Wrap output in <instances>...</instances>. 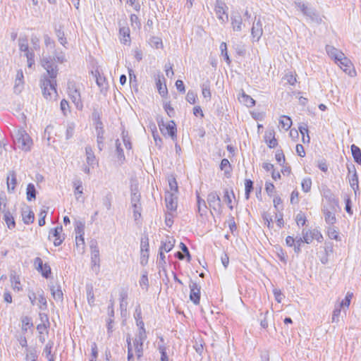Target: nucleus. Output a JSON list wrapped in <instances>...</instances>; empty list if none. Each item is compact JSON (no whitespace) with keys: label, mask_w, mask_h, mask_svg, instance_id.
Returning <instances> with one entry per match:
<instances>
[{"label":"nucleus","mask_w":361,"mask_h":361,"mask_svg":"<svg viewBox=\"0 0 361 361\" xmlns=\"http://www.w3.org/2000/svg\"><path fill=\"white\" fill-rule=\"evenodd\" d=\"M41 65L46 70L40 80V86L42 90V94L46 99H53L57 96L56 89V80L58 75L57 66L53 62L51 57H42L41 59Z\"/></svg>","instance_id":"nucleus-1"},{"label":"nucleus","mask_w":361,"mask_h":361,"mask_svg":"<svg viewBox=\"0 0 361 361\" xmlns=\"http://www.w3.org/2000/svg\"><path fill=\"white\" fill-rule=\"evenodd\" d=\"M13 138L15 145L20 149L24 151L30 150L32 145V140L27 132L20 128L16 130L13 133Z\"/></svg>","instance_id":"nucleus-2"},{"label":"nucleus","mask_w":361,"mask_h":361,"mask_svg":"<svg viewBox=\"0 0 361 361\" xmlns=\"http://www.w3.org/2000/svg\"><path fill=\"white\" fill-rule=\"evenodd\" d=\"M294 4L304 16L308 17L312 21L318 24L322 23V18L315 9L308 7L305 4L299 1H295Z\"/></svg>","instance_id":"nucleus-3"},{"label":"nucleus","mask_w":361,"mask_h":361,"mask_svg":"<svg viewBox=\"0 0 361 361\" xmlns=\"http://www.w3.org/2000/svg\"><path fill=\"white\" fill-rule=\"evenodd\" d=\"M159 128L164 135H168L173 140L176 139V125L173 121L165 123L163 119L157 121Z\"/></svg>","instance_id":"nucleus-4"},{"label":"nucleus","mask_w":361,"mask_h":361,"mask_svg":"<svg viewBox=\"0 0 361 361\" xmlns=\"http://www.w3.org/2000/svg\"><path fill=\"white\" fill-rule=\"evenodd\" d=\"M302 235L303 236V240L305 243L310 244L314 239L318 242H321L323 239V236L317 229L312 230H305L302 231Z\"/></svg>","instance_id":"nucleus-5"},{"label":"nucleus","mask_w":361,"mask_h":361,"mask_svg":"<svg viewBox=\"0 0 361 361\" xmlns=\"http://www.w3.org/2000/svg\"><path fill=\"white\" fill-rule=\"evenodd\" d=\"M68 94L72 102L75 105L78 109L81 110L83 107V104L81 100V96L80 91L75 87L74 85H68Z\"/></svg>","instance_id":"nucleus-6"},{"label":"nucleus","mask_w":361,"mask_h":361,"mask_svg":"<svg viewBox=\"0 0 361 361\" xmlns=\"http://www.w3.org/2000/svg\"><path fill=\"white\" fill-rule=\"evenodd\" d=\"M207 201L209 207L216 212H221V203L219 195L216 192H211L208 194Z\"/></svg>","instance_id":"nucleus-7"},{"label":"nucleus","mask_w":361,"mask_h":361,"mask_svg":"<svg viewBox=\"0 0 361 361\" xmlns=\"http://www.w3.org/2000/svg\"><path fill=\"white\" fill-rule=\"evenodd\" d=\"M226 8L227 6L223 1L219 0L216 1L214 10L218 19L222 23H225L228 20V14L226 12Z\"/></svg>","instance_id":"nucleus-8"},{"label":"nucleus","mask_w":361,"mask_h":361,"mask_svg":"<svg viewBox=\"0 0 361 361\" xmlns=\"http://www.w3.org/2000/svg\"><path fill=\"white\" fill-rule=\"evenodd\" d=\"M165 202L166 208L170 211H176L178 205V196L173 192H166Z\"/></svg>","instance_id":"nucleus-9"},{"label":"nucleus","mask_w":361,"mask_h":361,"mask_svg":"<svg viewBox=\"0 0 361 361\" xmlns=\"http://www.w3.org/2000/svg\"><path fill=\"white\" fill-rule=\"evenodd\" d=\"M34 264L37 270L41 272L42 275L48 279L51 274V267L48 264H43L42 259L40 257L35 259Z\"/></svg>","instance_id":"nucleus-10"},{"label":"nucleus","mask_w":361,"mask_h":361,"mask_svg":"<svg viewBox=\"0 0 361 361\" xmlns=\"http://www.w3.org/2000/svg\"><path fill=\"white\" fill-rule=\"evenodd\" d=\"M189 288L190 289V298L195 305H198L200 303V286L195 283L191 281Z\"/></svg>","instance_id":"nucleus-11"},{"label":"nucleus","mask_w":361,"mask_h":361,"mask_svg":"<svg viewBox=\"0 0 361 361\" xmlns=\"http://www.w3.org/2000/svg\"><path fill=\"white\" fill-rule=\"evenodd\" d=\"M63 231L62 226H57L51 229L49 232V238L51 240L54 238L53 242L55 246H59L63 241L64 238H61V233Z\"/></svg>","instance_id":"nucleus-12"},{"label":"nucleus","mask_w":361,"mask_h":361,"mask_svg":"<svg viewBox=\"0 0 361 361\" xmlns=\"http://www.w3.org/2000/svg\"><path fill=\"white\" fill-rule=\"evenodd\" d=\"M85 156L86 163L88 166L94 168L95 165L98 164V161L94 155L92 147L90 145L85 147Z\"/></svg>","instance_id":"nucleus-13"},{"label":"nucleus","mask_w":361,"mask_h":361,"mask_svg":"<svg viewBox=\"0 0 361 361\" xmlns=\"http://www.w3.org/2000/svg\"><path fill=\"white\" fill-rule=\"evenodd\" d=\"M96 133H97V142L98 149L102 151L104 147V130L102 127V123L101 121L97 122L96 126Z\"/></svg>","instance_id":"nucleus-14"},{"label":"nucleus","mask_w":361,"mask_h":361,"mask_svg":"<svg viewBox=\"0 0 361 361\" xmlns=\"http://www.w3.org/2000/svg\"><path fill=\"white\" fill-rule=\"evenodd\" d=\"M23 72L22 70H19L17 72L16 80H15V85H14V92L16 93H20L23 89Z\"/></svg>","instance_id":"nucleus-15"},{"label":"nucleus","mask_w":361,"mask_h":361,"mask_svg":"<svg viewBox=\"0 0 361 361\" xmlns=\"http://www.w3.org/2000/svg\"><path fill=\"white\" fill-rule=\"evenodd\" d=\"M54 344L53 341H49L43 350V355L48 361H55V354L52 353Z\"/></svg>","instance_id":"nucleus-16"},{"label":"nucleus","mask_w":361,"mask_h":361,"mask_svg":"<svg viewBox=\"0 0 361 361\" xmlns=\"http://www.w3.org/2000/svg\"><path fill=\"white\" fill-rule=\"evenodd\" d=\"M336 63H338V65L341 69L343 70L344 72L350 73L352 63L346 56H345L344 54H343L342 57H340L338 61H336Z\"/></svg>","instance_id":"nucleus-17"},{"label":"nucleus","mask_w":361,"mask_h":361,"mask_svg":"<svg viewBox=\"0 0 361 361\" xmlns=\"http://www.w3.org/2000/svg\"><path fill=\"white\" fill-rule=\"evenodd\" d=\"M322 210L324 212L325 221L330 225L334 224L336 221L334 214L336 210H331L330 208H328L325 206H324Z\"/></svg>","instance_id":"nucleus-18"},{"label":"nucleus","mask_w":361,"mask_h":361,"mask_svg":"<svg viewBox=\"0 0 361 361\" xmlns=\"http://www.w3.org/2000/svg\"><path fill=\"white\" fill-rule=\"evenodd\" d=\"M265 141L267 143L269 147L274 148L275 147L278 142L275 138V132L274 130H269L265 133Z\"/></svg>","instance_id":"nucleus-19"},{"label":"nucleus","mask_w":361,"mask_h":361,"mask_svg":"<svg viewBox=\"0 0 361 361\" xmlns=\"http://www.w3.org/2000/svg\"><path fill=\"white\" fill-rule=\"evenodd\" d=\"M39 318L42 323L37 326V329L39 334H43V332L47 330L49 325V318L47 314L44 313H39Z\"/></svg>","instance_id":"nucleus-20"},{"label":"nucleus","mask_w":361,"mask_h":361,"mask_svg":"<svg viewBox=\"0 0 361 361\" xmlns=\"http://www.w3.org/2000/svg\"><path fill=\"white\" fill-rule=\"evenodd\" d=\"M262 25L260 20H257L256 23H253L252 27L251 29V34L253 38H255L257 40H259L262 35Z\"/></svg>","instance_id":"nucleus-21"},{"label":"nucleus","mask_w":361,"mask_h":361,"mask_svg":"<svg viewBox=\"0 0 361 361\" xmlns=\"http://www.w3.org/2000/svg\"><path fill=\"white\" fill-rule=\"evenodd\" d=\"M92 263L96 265L99 262V250L96 242H92L91 245Z\"/></svg>","instance_id":"nucleus-22"},{"label":"nucleus","mask_w":361,"mask_h":361,"mask_svg":"<svg viewBox=\"0 0 361 361\" xmlns=\"http://www.w3.org/2000/svg\"><path fill=\"white\" fill-rule=\"evenodd\" d=\"M17 184L16 174L15 171H9L7 176V188L8 192L13 191Z\"/></svg>","instance_id":"nucleus-23"},{"label":"nucleus","mask_w":361,"mask_h":361,"mask_svg":"<svg viewBox=\"0 0 361 361\" xmlns=\"http://www.w3.org/2000/svg\"><path fill=\"white\" fill-rule=\"evenodd\" d=\"M51 295L54 298V299L56 301V302H62L63 301V293H62V290L61 289V287L59 285L56 284V285H52L51 286Z\"/></svg>","instance_id":"nucleus-24"},{"label":"nucleus","mask_w":361,"mask_h":361,"mask_svg":"<svg viewBox=\"0 0 361 361\" xmlns=\"http://www.w3.org/2000/svg\"><path fill=\"white\" fill-rule=\"evenodd\" d=\"M326 51L327 54L336 61H338L340 57H342L343 53L336 49L335 47L326 45Z\"/></svg>","instance_id":"nucleus-25"},{"label":"nucleus","mask_w":361,"mask_h":361,"mask_svg":"<svg viewBox=\"0 0 361 361\" xmlns=\"http://www.w3.org/2000/svg\"><path fill=\"white\" fill-rule=\"evenodd\" d=\"M55 34L60 44L63 47H66V45L68 44V41L65 35L63 27L59 25V27H56Z\"/></svg>","instance_id":"nucleus-26"},{"label":"nucleus","mask_w":361,"mask_h":361,"mask_svg":"<svg viewBox=\"0 0 361 361\" xmlns=\"http://www.w3.org/2000/svg\"><path fill=\"white\" fill-rule=\"evenodd\" d=\"M156 85L158 89L159 93L161 96L164 97L167 94V88L166 85L164 83V85L161 82V80H165L163 76H161L160 75H157L156 77Z\"/></svg>","instance_id":"nucleus-27"},{"label":"nucleus","mask_w":361,"mask_h":361,"mask_svg":"<svg viewBox=\"0 0 361 361\" xmlns=\"http://www.w3.org/2000/svg\"><path fill=\"white\" fill-rule=\"evenodd\" d=\"M119 34L121 43L126 44L130 42V29L128 27H121Z\"/></svg>","instance_id":"nucleus-28"},{"label":"nucleus","mask_w":361,"mask_h":361,"mask_svg":"<svg viewBox=\"0 0 361 361\" xmlns=\"http://www.w3.org/2000/svg\"><path fill=\"white\" fill-rule=\"evenodd\" d=\"M116 154L118 164L120 165L123 164L126 160V158L124 156L123 150L121 147V144L118 139L116 141Z\"/></svg>","instance_id":"nucleus-29"},{"label":"nucleus","mask_w":361,"mask_h":361,"mask_svg":"<svg viewBox=\"0 0 361 361\" xmlns=\"http://www.w3.org/2000/svg\"><path fill=\"white\" fill-rule=\"evenodd\" d=\"M23 221L25 224H30L34 221L35 214L29 208L22 212Z\"/></svg>","instance_id":"nucleus-30"},{"label":"nucleus","mask_w":361,"mask_h":361,"mask_svg":"<svg viewBox=\"0 0 361 361\" xmlns=\"http://www.w3.org/2000/svg\"><path fill=\"white\" fill-rule=\"evenodd\" d=\"M243 20L240 15L231 18V25L233 30L236 32L242 30Z\"/></svg>","instance_id":"nucleus-31"},{"label":"nucleus","mask_w":361,"mask_h":361,"mask_svg":"<svg viewBox=\"0 0 361 361\" xmlns=\"http://www.w3.org/2000/svg\"><path fill=\"white\" fill-rule=\"evenodd\" d=\"M3 219L5 221L6 224L9 229H13L15 228L16 223L14 221V218L8 209L4 214Z\"/></svg>","instance_id":"nucleus-32"},{"label":"nucleus","mask_w":361,"mask_h":361,"mask_svg":"<svg viewBox=\"0 0 361 361\" xmlns=\"http://www.w3.org/2000/svg\"><path fill=\"white\" fill-rule=\"evenodd\" d=\"M238 99L241 103L244 104L247 107H252L255 104V101L244 92H242L241 96Z\"/></svg>","instance_id":"nucleus-33"},{"label":"nucleus","mask_w":361,"mask_h":361,"mask_svg":"<svg viewBox=\"0 0 361 361\" xmlns=\"http://www.w3.org/2000/svg\"><path fill=\"white\" fill-rule=\"evenodd\" d=\"M86 293H87V302L90 306H93L94 304V295L93 286L91 284L86 285Z\"/></svg>","instance_id":"nucleus-34"},{"label":"nucleus","mask_w":361,"mask_h":361,"mask_svg":"<svg viewBox=\"0 0 361 361\" xmlns=\"http://www.w3.org/2000/svg\"><path fill=\"white\" fill-rule=\"evenodd\" d=\"M175 240L172 238H168L165 242H162L159 250L168 252L172 250L174 246Z\"/></svg>","instance_id":"nucleus-35"},{"label":"nucleus","mask_w":361,"mask_h":361,"mask_svg":"<svg viewBox=\"0 0 361 361\" xmlns=\"http://www.w3.org/2000/svg\"><path fill=\"white\" fill-rule=\"evenodd\" d=\"M351 152L355 161L359 164H361V150L355 145H351Z\"/></svg>","instance_id":"nucleus-36"},{"label":"nucleus","mask_w":361,"mask_h":361,"mask_svg":"<svg viewBox=\"0 0 361 361\" xmlns=\"http://www.w3.org/2000/svg\"><path fill=\"white\" fill-rule=\"evenodd\" d=\"M140 193L138 192L137 188H131V197H130V204H138L140 203Z\"/></svg>","instance_id":"nucleus-37"},{"label":"nucleus","mask_w":361,"mask_h":361,"mask_svg":"<svg viewBox=\"0 0 361 361\" xmlns=\"http://www.w3.org/2000/svg\"><path fill=\"white\" fill-rule=\"evenodd\" d=\"M325 198L329 202V207L331 210H336V207L338 205V200L335 198L334 195L331 193L325 195Z\"/></svg>","instance_id":"nucleus-38"},{"label":"nucleus","mask_w":361,"mask_h":361,"mask_svg":"<svg viewBox=\"0 0 361 361\" xmlns=\"http://www.w3.org/2000/svg\"><path fill=\"white\" fill-rule=\"evenodd\" d=\"M27 199L28 201L35 200L36 198V189L32 183H29L27 186Z\"/></svg>","instance_id":"nucleus-39"},{"label":"nucleus","mask_w":361,"mask_h":361,"mask_svg":"<svg viewBox=\"0 0 361 361\" xmlns=\"http://www.w3.org/2000/svg\"><path fill=\"white\" fill-rule=\"evenodd\" d=\"M168 181L170 190H167L166 192H173L175 194H177L178 191V187L176 178L173 176H171L169 177Z\"/></svg>","instance_id":"nucleus-40"},{"label":"nucleus","mask_w":361,"mask_h":361,"mask_svg":"<svg viewBox=\"0 0 361 361\" xmlns=\"http://www.w3.org/2000/svg\"><path fill=\"white\" fill-rule=\"evenodd\" d=\"M27 361H37V353L35 348H27Z\"/></svg>","instance_id":"nucleus-41"},{"label":"nucleus","mask_w":361,"mask_h":361,"mask_svg":"<svg viewBox=\"0 0 361 361\" xmlns=\"http://www.w3.org/2000/svg\"><path fill=\"white\" fill-rule=\"evenodd\" d=\"M279 123L283 129L287 130L290 128L292 125V121L290 117L283 116L281 118Z\"/></svg>","instance_id":"nucleus-42"},{"label":"nucleus","mask_w":361,"mask_h":361,"mask_svg":"<svg viewBox=\"0 0 361 361\" xmlns=\"http://www.w3.org/2000/svg\"><path fill=\"white\" fill-rule=\"evenodd\" d=\"M245 197L246 200L250 198V195L253 190V181L250 179H246L245 181Z\"/></svg>","instance_id":"nucleus-43"},{"label":"nucleus","mask_w":361,"mask_h":361,"mask_svg":"<svg viewBox=\"0 0 361 361\" xmlns=\"http://www.w3.org/2000/svg\"><path fill=\"white\" fill-rule=\"evenodd\" d=\"M75 231L76 235H84L85 223L81 221H77L75 223Z\"/></svg>","instance_id":"nucleus-44"},{"label":"nucleus","mask_w":361,"mask_h":361,"mask_svg":"<svg viewBox=\"0 0 361 361\" xmlns=\"http://www.w3.org/2000/svg\"><path fill=\"white\" fill-rule=\"evenodd\" d=\"M133 218L135 221H137L141 217L142 206L141 204L131 205Z\"/></svg>","instance_id":"nucleus-45"},{"label":"nucleus","mask_w":361,"mask_h":361,"mask_svg":"<svg viewBox=\"0 0 361 361\" xmlns=\"http://www.w3.org/2000/svg\"><path fill=\"white\" fill-rule=\"evenodd\" d=\"M18 46L21 52L27 51L30 49L27 39L25 37H20L18 39Z\"/></svg>","instance_id":"nucleus-46"},{"label":"nucleus","mask_w":361,"mask_h":361,"mask_svg":"<svg viewBox=\"0 0 361 361\" xmlns=\"http://www.w3.org/2000/svg\"><path fill=\"white\" fill-rule=\"evenodd\" d=\"M49 57H50V56ZM51 59L53 60V62L54 63H55L54 60H56L59 63H63L66 61V56H65L64 53H63L62 51L59 52L56 50L54 53L53 58L51 56Z\"/></svg>","instance_id":"nucleus-47"},{"label":"nucleus","mask_w":361,"mask_h":361,"mask_svg":"<svg viewBox=\"0 0 361 361\" xmlns=\"http://www.w3.org/2000/svg\"><path fill=\"white\" fill-rule=\"evenodd\" d=\"M37 300H38L37 305L40 310H45L47 309V302L46 298L43 295V292L42 293V294H39L38 295Z\"/></svg>","instance_id":"nucleus-48"},{"label":"nucleus","mask_w":361,"mask_h":361,"mask_svg":"<svg viewBox=\"0 0 361 361\" xmlns=\"http://www.w3.org/2000/svg\"><path fill=\"white\" fill-rule=\"evenodd\" d=\"M220 49L221 51V55L224 56V60L226 61L228 65H230L231 61L228 54L226 43L222 42L220 45Z\"/></svg>","instance_id":"nucleus-49"},{"label":"nucleus","mask_w":361,"mask_h":361,"mask_svg":"<svg viewBox=\"0 0 361 361\" xmlns=\"http://www.w3.org/2000/svg\"><path fill=\"white\" fill-rule=\"evenodd\" d=\"M301 186H302V190L305 192H308L310 191L311 190V186H312V180L310 178H305L302 180V183H301Z\"/></svg>","instance_id":"nucleus-50"},{"label":"nucleus","mask_w":361,"mask_h":361,"mask_svg":"<svg viewBox=\"0 0 361 361\" xmlns=\"http://www.w3.org/2000/svg\"><path fill=\"white\" fill-rule=\"evenodd\" d=\"M22 331L23 334H25L27 331V329L32 326V323L30 322V318L28 317H25L22 319Z\"/></svg>","instance_id":"nucleus-51"},{"label":"nucleus","mask_w":361,"mask_h":361,"mask_svg":"<svg viewBox=\"0 0 361 361\" xmlns=\"http://www.w3.org/2000/svg\"><path fill=\"white\" fill-rule=\"evenodd\" d=\"M146 338V332H138L135 336V340L133 341V344H135L137 342V344L143 345V343Z\"/></svg>","instance_id":"nucleus-52"},{"label":"nucleus","mask_w":361,"mask_h":361,"mask_svg":"<svg viewBox=\"0 0 361 361\" xmlns=\"http://www.w3.org/2000/svg\"><path fill=\"white\" fill-rule=\"evenodd\" d=\"M73 187L75 188V195H77L78 194L82 195L83 193L82 183L80 179L75 180L73 182Z\"/></svg>","instance_id":"nucleus-53"},{"label":"nucleus","mask_w":361,"mask_h":361,"mask_svg":"<svg viewBox=\"0 0 361 361\" xmlns=\"http://www.w3.org/2000/svg\"><path fill=\"white\" fill-rule=\"evenodd\" d=\"M202 93L204 98H207V99H210L212 95H211L209 85L208 83L202 84Z\"/></svg>","instance_id":"nucleus-54"},{"label":"nucleus","mask_w":361,"mask_h":361,"mask_svg":"<svg viewBox=\"0 0 361 361\" xmlns=\"http://www.w3.org/2000/svg\"><path fill=\"white\" fill-rule=\"evenodd\" d=\"M122 140L123 142V144L126 149H130L132 147V145L130 142V137L128 135V133H126L124 130L121 133Z\"/></svg>","instance_id":"nucleus-55"},{"label":"nucleus","mask_w":361,"mask_h":361,"mask_svg":"<svg viewBox=\"0 0 361 361\" xmlns=\"http://www.w3.org/2000/svg\"><path fill=\"white\" fill-rule=\"evenodd\" d=\"M133 348L137 360H140L143 355V345L137 344V343L135 344H133Z\"/></svg>","instance_id":"nucleus-56"},{"label":"nucleus","mask_w":361,"mask_h":361,"mask_svg":"<svg viewBox=\"0 0 361 361\" xmlns=\"http://www.w3.org/2000/svg\"><path fill=\"white\" fill-rule=\"evenodd\" d=\"M302 243H305V240H303V236L299 238L297 237L295 238V245H293L295 253L298 254L301 252L300 246Z\"/></svg>","instance_id":"nucleus-57"},{"label":"nucleus","mask_w":361,"mask_h":361,"mask_svg":"<svg viewBox=\"0 0 361 361\" xmlns=\"http://www.w3.org/2000/svg\"><path fill=\"white\" fill-rule=\"evenodd\" d=\"M98 356V348L95 343H93L91 346V355L90 361H97Z\"/></svg>","instance_id":"nucleus-58"},{"label":"nucleus","mask_w":361,"mask_h":361,"mask_svg":"<svg viewBox=\"0 0 361 361\" xmlns=\"http://www.w3.org/2000/svg\"><path fill=\"white\" fill-rule=\"evenodd\" d=\"M139 283H140V286L142 288L147 290L148 286H149V281H148V277H147V272H145V274H143L142 275Z\"/></svg>","instance_id":"nucleus-59"},{"label":"nucleus","mask_w":361,"mask_h":361,"mask_svg":"<svg viewBox=\"0 0 361 361\" xmlns=\"http://www.w3.org/2000/svg\"><path fill=\"white\" fill-rule=\"evenodd\" d=\"M327 233H328V236L331 239H334V240H338L339 239L338 233V231L336 230V228L334 227H329L328 228Z\"/></svg>","instance_id":"nucleus-60"},{"label":"nucleus","mask_w":361,"mask_h":361,"mask_svg":"<svg viewBox=\"0 0 361 361\" xmlns=\"http://www.w3.org/2000/svg\"><path fill=\"white\" fill-rule=\"evenodd\" d=\"M353 293L348 292L345 299L341 302L340 307H348L350 303V300L353 298Z\"/></svg>","instance_id":"nucleus-61"},{"label":"nucleus","mask_w":361,"mask_h":361,"mask_svg":"<svg viewBox=\"0 0 361 361\" xmlns=\"http://www.w3.org/2000/svg\"><path fill=\"white\" fill-rule=\"evenodd\" d=\"M151 45L156 49L162 47V41L159 37H153L150 39Z\"/></svg>","instance_id":"nucleus-62"},{"label":"nucleus","mask_w":361,"mask_h":361,"mask_svg":"<svg viewBox=\"0 0 361 361\" xmlns=\"http://www.w3.org/2000/svg\"><path fill=\"white\" fill-rule=\"evenodd\" d=\"M44 44L47 48L54 49L55 47L54 41L48 35L44 36Z\"/></svg>","instance_id":"nucleus-63"},{"label":"nucleus","mask_w":361,"mask_h":361,"mask_svg":"<svg viewBox=\"0 0 361 361\" xmlns=\"http://www.w3.org/2000/svg\"><path fill=\"white\" fill-rule=\"evenodd\" d=\"M74 130H75V124L69 123L67 126L66 132V137L67 140H69L70 138H71L73 137V133H74Z\"/></svg>","instance_id":"nucleus-64"}]
</instances>
